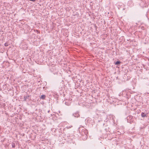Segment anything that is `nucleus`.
<instances>
[{
    "instance_id": "11",
    "label": "nucleus",
    "mask_w": 149,
    "mask_h": 149,
    "mask_svg": "<svg viewBox=\"0 0 149 149\" xmlns=\"http://www.w3.org/2000/svg\"><path fill=\"white\" fill-rule=\"evenodd\" d=\"M141 116L143 117H146V114H145L144 113H142L141 114Z\"/></svg>"
},
{
    "instance_id": "17",
    "label": "nucleus",
    "mask_w": 149,
    "mask_h": 149,
    "mask_svg": "<svg viewBox=\"0 0 149 149\" xmlns=\"http://www.w3.org/2000/svg\"><path fill=\"white\" fill-rule=\"evenodd\" d=\"M8 44L7 43H6L4 44V46H5L7 47L8 46Z\"/></svg>"
},
{
    "instance_id": "10",
    "label": "nucleus",
    "mask_w": 149,
    "mask_h": 149,
    "mask_svg": "<svg viewBox=\"0 0 149 149\" xmlns=\"http://www.w3.org/2000/svg\"><path fill=\"white\" fill-rule=\"evenodd\" d=\"M23 46L22 47V48L24 49H27V47L26 45H25L23 46Z\"/></svg>"
},
{
    "instance_id": "2",
    "label": "nucleus",
    "mask_w": 149,
    "mask_h": 149,
    "mask_svg": "<svg viewBox=\"0 0 149 149\" xmlns=\"http://www.w3.org/2000/svg\"><path fill=\"white\" fill-rule=\"evenodd\" d=\"M74 138V136L73 134H68L67 135H64V139L66 140L69 143L73 142V139Z\"/></svg>"
},
{
    "instance_id": "14",
    "label": "nucleus",
    "mask_w": 149,
    "mask_h": 149,
    "mask_svg": "<svg viewBox=\"0 0 149 149\" xmlns=\"http://www.w3.org/2000/svg\"><path fill=\"white\" fill-rule=\"evenodd\" d=\"M12 146L13 148H15V144L14 143H12Z\"/></svg>"
},
{
    "instance_id": "19",
    "label": "nucleus",
    "mask_w": 149,
    "mask_h": 149,
    "mask_svg": "<svg viewBox=\"0 0 149 149\" xmlns=\"http://www.w3.org/2000/svg\"><path fill=\"white\" fill-rule=\"evenodd\" d=\"M49 111H48V113H49Z\"/></svg>"
},
{
    "instance_id": "20",
    "label": "nucleus",
    "mask_w": 149,
    "mask_h": 149,
    "mask_svg": "<svg viewBox=\"0 0 149 149\" xmlns=\"http://www.w3.org/2000/svg\"><path fill=\"white\" fill-rule=\"evenodd\" d=\"M100 143H102L101 141H100Z\"/></svg>"
},
{
    "instance_id": "21",
    "label": "nucleus",
    "mask_w": 149,
    "mask_h": 149,
    "mask_svg": "<svg viewBox=\"0 0 149 149\" xmlns=\"http://www.w3.org/2000/svg\"><path fill=\"white\" fill-rule=\"evenodd\" d=\"M56 73H54V74H55Z\"/></svg>"
},
{
    "instance_id": "16",
    "label": "nucleus",
    "mask_w": 149,
    "mask_h": 149,
    "mask_svg": "<svg viewBox=\"0 0 149 149\" xmlns=\"http://www.w3.org/2000/svg\"><path fill=\"white\" fill-rule=\"evenodd\" d=\"M125 92V91H123L122 92H121L120 93H119V96H120L121 95H123V93L124 92Z\"/></svg>"
},
{
    "instance_id": "9",
    "label": "nucleus",
    "mask_w": 149,
    "mask_h": 149,
    "mask_svg": "<svg viewBox=\"0 0 149 149\" xmlns=\"http://www.w3.org/2000/svg\"><path fill=\"white\" fill-rule=\"evenodd\" d=\"M73 115L75 117H77L79 116V114L78 113H75L74 114H73Z\"/></svg>"
},
{
    "instance_id": "13",
    "label": "nucleus",
    "mask_w": 149,
    "mask_h": 149,
    "mask_svg": "<svg viewBox=\"0 0 149 149\" xmlns=\"http://www.w3.org/2000/svg\"><path fill=\"white\" fill-rule=\"evenodd\" d=\"M72 127V126L71 125H70V126H66L65 128V129H68L69 128H71Z\"/></svg>"
},
{
    "instance_id": "12",
    "label": "nucleus",
    "mask_w": 149,
    "mask_h": 149,
    "mask_svg": "<svg viewBox=\"0 0 149 149\" xmlns=\"http://www.w3.org/2000/svg\"><path fill=\"white\" fill-rule=\"evenodd\" d=\"M45 95H42L40 97V99H42V100H44L45 99Z\"/></svg>"
},
{
    "instance_id": "1",
    "label": "nucleus",
    "mask_w": 149,
    "mask_h": 149,
    "mask_svg": "<svg viewBox=\"0 0 149 149\" xmlns=\"http://www.w3.org/2000/svg\"><path fill=\"white\" fill-rule=\"evenodd\" d=\"M78 130L80 134L82 136V139L84 140H85L87 137L88 132L87 130L82 127L79 128Z\"/></svg>"
},
{
    "instance_id": "6",
    "label": "nucleus",
    "mask_w": 149,
    "mask_h": 149,
    "mask_svg": "<svg viewBox=\"0 0 149 149\" xmlns=\"http://www.w3.org/2000/svg\"><path fill=\"white\" fill-rule=\"evenodd\" d=\"M30 96L29 95H27L26 96H24V100L25 101H29L30 100V99L29 98Z\"/></svg>"
},
{
    "instance_id": "4",
    "label": "nucleus",
    "mask_w": 149,
    "mask_h": 149,
    "mask_svg": "<svg viewBox=\"0 0 149 149\" xmlns=\"http://www.w3.org/2000/svg\"><path fill=\"white\" fill-rule=\"evenodd\" d=\"M115 116L112 115H108L107 116V118L106 120H104V121L107 122L109 120H111L112 122L114 123V118Z\"/></svg>"
},
{
    "instance_id": "5",
    "label": "nucleus",
    "mask_w": 149,
    "mask_h": 149,
    "mask_svg": "<svg viewBox=\"0 0 149 149\" xmlns=\"http://www.w3.org/2000/svg\"><path fill=\"white\" fill-rule=\"evenodd\" d=\"M133 117L131 115H130L127 117V119L128 122L131 123L133 122Z\"/></svg>"
},
{
    "instance_id": "3",
    "label": "nucleus",
    "mask_w": 149,
    "mask_h": 149,
    "mask_svg": "<svg viewBox=\"0 0 149 149\" xmlns=\"http://www.w3.org/2000/svg\"><path fill=\"white\" fill-rule=\"evenodd\" d=\"M140 5L142 7H146L149 4V0H143L140 3Z\"/></svg>"
},
{
    "instance_id": "8",
    "label": "nucleus",
    "mask_w": 149,
    "mask_h": 149,
    "mask_svg": "<svg viewBox=\"0 0 149 149\" xmlns=\"http://www.w3.org/2000/svg\"><path fill=\"white\" fill-rule=\"evenodd\" d=\"M67 101L66 100V101L65 102V104L67 106H70V105L71 102L70 101H69V102H66Z\"/></svg>"
},
{
    "instance_id": "7",
    "label": "nucleus",
    "mask_w": 149,
    "mask_h": 149,
    "mask_svg": "<svg viewBox=\"0 0 149 149\" xmlns=\"http://www.w3.org/2000/svg\"><path fill=\"white\" fill-rule=\"evenodd\" d=\"M52 95L55 98H57L58 97V95L57 93L54 92L52 93Z\"/></svg>"
},
{
    "instance_id": "15",
    "label": "nucleus",
    "mask_w": 149,
    "mask_h": 149,
    "mask_svg": "<svg viewBox=\"0 0 149 149\" xmlns=\"http://www.w3.org/2000/svg\"><path fill=\"white\" fill-rule=\"evenodd\" d=\"M120 63V62L119 61H117L115 63V64L116 65H118Z\"/></svg>"
},
{
    "instance_id": "18",
    "label": "nucleus",
    "mask_w": 149,
    "mask_h": 149,
    "mask_svg": "<svg viewBox=\"0 0 149 149\" xmlns=\"http://www.w3.org/2000/svg\"><path fill=\"white\" fill-rule=\"evenodd\" d=\"M102 139V136H100V137H99L98 138V140H100V141L101 140V139Z\"/></svg>"
}]
</instances>
